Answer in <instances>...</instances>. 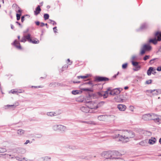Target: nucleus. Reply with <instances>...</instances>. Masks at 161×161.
<instances>
[{
	"mask_svg": "<svg viewBox=\"0 0 161 161\" xmlns=\"http://www.w3.org/2000/svg\"><path fill=\"white\" fill-rule=\"evenodd\" d=\"M104 102L103 101H101L96 106V108H97L98 107L102 106L104 104Z\"/></svg>",
	"mask_w": 161,
	"mask_h": 161,
	"instance_id": "nucleus-28",
	"label": "nucleus"
},
{
	"mask_svg": "<svg viewBox=\"0 0 161 161\" xmlns=\"http://www.w3.org/2000/svg\"><path fill=\"white\" fill-rule=\"evenodd\" d=\"M152 81H146L145 82V84H149L152 83Z\"/></svg>",
	"mask_w": 161,
	"mask_h": 161,
	"instance_id": "nucleus-58",
	"label": "nucleus"
},
{
	"mask_svg": "<svg viewBox=\"0 0 161 161\" xmlns=\"http://www.w3.org/2000/svg\"><path fill=\"white\" fill-rule=\"evenodd\" d=\"M152 72H154L153 68V67H150L147 71V74L148 75H150Z\"/></svg>",
	"mask_w": 161,
	"mask_h": 161,
	"instance_id": "nucleus-23",
	"label": "nucleus"
},
{
	"mask_svg": "<svg viewBox=\"0 0 161 161\" xmlns=\"http://www.w3.org/2000/svg\"><path fill=\"white\" fill-rule=\"evenodd\" d=\"M103 155L104 156L105 159L113 158L112 151H109L107 152H105L103 154Z\"/></svg>",
	"mask_w": 161,
	"mask_h": 161,
	"instance_id": "nucleus-7",
	"label": "nucleus"
},
{
	"mask_svg": "<svg viewBox=\"0 0 161 161\" xmlns=\"http://www.w3.org/2000/svg\"><path fill=\"white\" fill-rule=\"evenodd\" d=\"M94 80H108L109 79L106 77H103L95 76Z\"/></svg>",
	"mask_w": 161,
	"mask_h": 161,
	"instance_id": "nucleus-12",
	"label": "nucleus"
},
{
	"mask_svg": "<svg viewBox=\"0 0 161 161\" xmlns=\"http://www.w3.org/2000/svg\"><path fill=\"white\" fill-rule=\"evenodd\" d=\"M25 131L22 129H19L17 130V133L19 136L22 135L24 133Z\"/></svg>",
	"mask_w": 161,
	"mask_h": 161,
	"instance_id": "nucleus-24",
	"label": "nucleus"
},
{
	"mask_svg": "<svg viewBox=\"0 0 161 161\" xmlns=\"http://www.w3.org/2000/svg\"><path fill=\"white\" fill-rule=\"evenodd\" d=\"M156 90H147L146 91V92H148V93H152L153 92H154Z\"/></svg>",
	"mask_w": 161,
	"mask_h": 161,
	"instance_id": "nucleus-42",
	"label": "nucleus"
},
{
	"mask_svg": "<svg viewBox=\"0 0 161 161\" xmlns=\"http://www.w3.org/2000/svg\"><path fill=\"white\" fill-rule=\"evenodd\" d=\"M52 128L54 130H58L59 125H53L52 127Z\"/></svg>",
	"mask_w": 161,
	"mask_h": 161,
	"instance_id": "nucleus-27",
	"label": "nucleus"
},
{
	"mask_svg": "<svg viewBox=\"0 0 161 161\" xmlns=\"http://www.w3.org/2000/svg\"><path fill=\"white\" fill-rule=\"evenodd\" d=\"M158 40H157L156 38L153 39H150L149 41V42L150 43H152L153 44H155L157 43Z\"/></svg>",
	"mask_w": 161,
	"mask_h": 161,
	"instance_id": "nucleus-25",
	"label": "nucleus"
},
{
	"mask_svg": "<svg viewBox=\"0 0 161 161\" xmlns=\"http://www.w3.org/2000/svg\"><path fill=\"white\" fill-rule=\"evenodd\" d=\"M11 92L13 94L17 93H20V92H18V91H14V90H11Z\"/></svg>",
	"mask_w": 161,
	"mask_h": 161,
	"instance_id": "nucleus-49",
	"label": "nucleus"
},
{
	"mask_svg": "<svg viewBox=\"0 0 161 161\" xmlns=\"http://www.w3.org/2000/svg\"><path fill=\"white\" fill-rule=\"evenodd\" d=\"M115 161H125L123 159L120 158H119L115 160Z\"/></svg>",
	"mask_w": 161,
	"mask_h": 161,
	"instance_id": "nucleus-51",
	"label": "nucleus"
},
{
	"mask_svg": "<svg viewBox=\"0 0 161 161\" xmlns=\"http://www.w3.org/2000/svg\"><path fill=\"white\" fill-rule=\"evenodd\" d=\"M53 30L54 32L55 33H56L57 32V27H54L53 28Z\"/></svg>",
	"mask_w": 161,
	"mask_h": 161,
	"instance_id": "nucleus-57",
	"label": "nucleus"
},
{
	"mask_svg": "<svg viewBox=\"0 0 161 161\" xmlns=\"http://www.w3.org/2000/svg\"><path fill=\"white\" fill-rule=\"evenodd\" d=\"M156 91V92H155L154 93H153V95H157L158 94H161V89H155Z\"/></svg>",
	"mask_w": 161,
	"mask_h": 161,
	"instance_id": "nucleus-29",
	"label": "nucleus"
},
{
	"mask_svg": "<svg viewBox=\"0 0 161 161\" xmlns=\"http://www.w3.org/2000/svg\"><path fill=\"white\" fill-rule=\"evenodd\" d=\"M27 40L29 42L32 43L33 44H37L39 43V41L37 40L36 41L35 40H32L31 38V35L30 34H28L27 36Z\"/></svg>",
	"mask_w": 161,
	"mask_h": 161,
	"instance_id": "nucleus-9",
	"label": "nucleus"
},
{
	"mask_svg": "<svg viewBox=\"0 0 161 161\" xmlns=\"http://www.w3.org/2000/svg\"><path fill=\"white\" fill-rule=\"evenodd\" d=\"M136 56L134 55V56H132V58H131L132 61H134V60H135L136 59Z\"/></svg>",
	"mask_w": 161,
	"mask_h": 161,
	"instance_id": "nucleus-54",
	"label": "nucleus"
},
{
	"mask_svg": "<svg viewBox=\"0 0 161 161\" xmlns=\"http://www.w3.org/2000/svg\"><path fill=\"white\" fill-rule=\"evenodd\" d=\"M15 158L16 159V160L19 161H22V158L21 157H15Z\"/></svg>",
	"mask_w": 161,
	"mask_h": 161,
	"instance_id": "nucleus-50",
	"label": "nucleus"
},
{
	"mask_svg": "<svg viewBox=\"0 0 161 161\" xmlns=\"http://www.w3.org/2000/svg\"><path fill=\"white\" fill-rule=\"evenodd\" d=\"M35 23L37 25H39L40 24V22L38 21L35 22Z\"/></svg>",
	"mask_w": 161,
	"mask_h": 161,
	"instance_id": "nucleus-63",
	"label": "nucleus"
},
{
	"mask_svg": "<svg viewBox=\"0 0 161 161\" xmlns=\"http://www.w3.org/2000/svg\"><path fill=\"white\" fill-rule=\"evenodd\" d=\"M112 154L113 159H114V160H116L119 158L117 157L121 155V153L117 151L112 152Z\"/></svg>",
	"mask_w": 161,
	"mask_h": 161,
	"instance_id": "nucleus-10",
	"label": "nucleus"
},
{
	"mask_svg": "<svg viewBox=\"0 0 161 161\" xmlns=\"http://www.w3.org/2000/svg\"><path fill=\"white\" fill-rule=\"evenodd\" d=\"M155 36L157 37L158 41H160L161 40V32L157 31L156 32Z\"/></svg>",
	"mask_w": 161,
	"mask_h": 161,
	"instance_id": "nucleus-18",
	"label": "nucleus"
},
{
	"mask_svg": "<svg viewBox=\"0 0 161 161\" xmlns=\"http://www.w3.org/2000/svg\"><path fill=\"white\" fill-rule=\"evenodd\" d=\"M44 157H41L39 158L38 159V161H44Z\"/></svg>",
	"mask_w": 161,
	"mask_h": 161,
	"instance_id": "nucleus-52",
	"label": "nucleus"
},
{
	"mask_svg": "<svg viewBox=\"0 0 161 161\" xmlns=\"http://www.w3.org/2000/svg\"><path fill=\"white\" fill-rule=\"evenodd\" d=\"M150 57L149 55H146L143 58V59L144 60H146L148 59Z\"/></svg>",
	"mask_w": 161,
	"mask_h": 161,
	"instance_id": "nucleus-48",
	"label": "nucleus"
},
{
	"mask_svg": "<svg viewBox=\"0 0 161 161\" xmlns=\"http://www.w3.org/2000/svg\"><path fill=\"white\" fill-rule=\"evenodd\" d=\"M27 36V35L26 36H24V37H22L20 41V42H25L26 41V40H27L26 38Z\"/></svg>",
	"mask_w": 161,
	"mask_h": 161,
	"instance_id": "nucleus-26",
	"label": "nucleus"
},
{
	"mask_svg": "<svg viewBox=\"0 0 161 161\" xmlns=\"http://www.w3.org/2000/svg\"><path fill=\"white\" fill-rule=\"evenodd\" d=\"M25 16H22L21 18V21L22 22H23L25 20Z\"/></svg>",
	"mask_w": 161,
	"mask_h": 161,
	"instance_id": "nucleus-56",
	"label": "nucleus"
},
{
	"mask_svg": "<svg viewBox=\"0 0 161 161\" xmlns=\"http://www.w3.org/2000/svg\"><path fill=\"white\" fill-rule=\"evenodd\" d=\"M0 155H3V156L6 155L7 156V157H8V156H9L11 157L10 158L11 159H13V158H15V156H14L13 155H8V154H1Z\"/></svg>",
	"mask_w": 161,
	"mask_h": 161,
	"instance_id": "nucleus-32",
	"label": "nucleus"
},
{
	"mask_svg": "<svg viewBox=\"0 0 161 161\" xmlns=\"http://www.w3.org/2000/svg\"><path fill=\"white\" fill-rule=\"evenodd\" d=\"M80 92L79 91L77 90H73L72 91V93L75 95L79 94Z\"/></svg>",
	"mask_w": 161,
	"mask_h": 161,
	"instance_id": "nucleus-31",
	"label": "nucleus"
},
{
	"mask_svg": "<svg viewBox=\"0 0 161 161\" xmlns=\"http://www.w3.org/2000/svg\"><path fill=\"white\" fill-rule=\"evenodd\" d=\"M7 150L4 148L0 147V153H3L6 152Z\"/></svg>",
	"mask_w": 161,
	"mask_h": 161,
	"instance_id": "nucleus-33",
	"label": "nucleus"
},
{
	"mask_svg": "<svg viewBox=\"0 0 161 161\" xmlns=\"http://www.w3.org/2000/svg\"><path fill=\"white\" fill-rule=\"evenodd\" d=\"M44 161H51V158L48 156L44 157Z\"/></svg>",
	"mask_w": 161,
	"mask_h": 161,
	"instance_id": "nucleus-30",
	"label": "nucleus"
},
{
	"mask_svg": "<svg viewBox=\"0 0 161 161\" xmlns=\"http://www.w3.org/2000/svg\"><path fill=\"white\" fill-rule=\"evenodd\" d=\"M131 62L133 65L135 67V68L133 69V70L135 71H137L140 69L141 66L140 65H139L138 62L132 61Z\"/></svg>",
	"mask_w": 161,
	"mask_h": 161,
	"instance_id": "nucleus-8",
	"label": "nucleus"
},
{
	"mask_svg": "<svg viewBox=\"0 0 161 161\" xmlns=\"http://www.w3.org/2000/svg\"><path fill=\"white\" fill-rule=\"evenodd\" d=\"M135 136L134 133L131 130L121 131L116 135L115 138H119V141L122 142H126L129 141V139L133 138Z\"/></svg>",
	"mask_w": 161,
	"mask_h": 161,
	"instance_id": "nucleus-1",
	"label": "nucleus"
},
{
	"mask_svg": "<svg viewBox=\"0 0 161 161\" xmlns=\"http://www.w3.org/2000/svg\"><path fill=\"white\" fill-rule=\"evenodd\" d=\"M43 86H32L31 87L32 88H42V87Z\"/></svg>",
	"mask_w": 161,
	"mask_h": 161,
	"instance_id": "nucleus-47",
	"label": "nucleus"
},
{
	"mask_svg": "<svg viewBox=\"0 0 161 161\" xmlns=\"http://www.w3.org/2000/svg\"><path fill=\"white\" fill-rule=\"evenodd\" d=\"M18 105V104L8 105H7V106L8 107H11L13 108H15Z\"/></svg>",
	"mask_w": 161,
	"mask_h": 161,
	"instance_id": "nucleus-36",
	"label": "nucleus"
},
{
	"mask_svg": "<svg viewBox=\"0 0 161 161\" xmlns=\"http://www.w3.org/2000/svg\"><path fill=\"white\" fill-rule=\"evenodd\" d=\"M155 116L154 114H146L142 116V119L144 120H153L155 122H159V119L158 118H152V116Z\"/></svg>",
	"mask_w": 161,
	"mask_h": 161,
	"instance_id": "nucleus-2",
	"label": "nucleus"
},
{
	"mask_svg": "<svg viewBox=\"0 0 161 161\" xmlns=\"http://www.w3.org/2000/svg\"><path fill=\"white\" fill-rule=\"evenodd\" d=\"M157 70L158 71H161V66L158 67L157 68Z\"/></svg>",
	"mask_w": 161,
	"mask_h": 161,
	"instance_id": "nucleus-62",
	"label": "nucleus"
},
{
	"mask_svg": "<svg viewBox=\"0 0 161 161\" xmlns=\"http://www.w3.org/2000/svg\"><path fill=\"white\" fill-rule=\"evenodd\" d=\"M21 14H16V17H17V20H19L20 19V16Z\"/></svg>",
	"mask_w": 161,
	"mask_h": 161,
	"instance_id": "nucleus-45",
	"label": "nucleus"
},
{
	"mask_svg": "<svg viewBox=\"0 0 161 161\" xmlns=\"http://www.w3.org/2000/svg\"><path fill=\"white\" fill-rule=\"evenodd\" d=\"M139 145L144 146L145 145V142L144 141H142L139 143Z\"/></svg>",
	"mask_w": 161,
	"mask_h": 161,
	"instance_id": "nucleus-46",
	"label": "nucleus"
},
{
	"mask_svg": "<svg viewBox=\"0 0 161 161\" xmlns=\"http://www.w3.org/2000/svg\"><path fill=\"white\" fill-rule=\"evenodd\" d=\"M151 49L152 47L149 44H144L141 48L140 54L143 55L145 53L146 51H149Z\"/></svg>",
	"mask_w": 161,
	"mask_h": 161,
	"instance_id": "nucleus-5",
	"label": "nucleus"
},
{
	"mask_svg": "<svg viewBox=\"0 0 161 161\" xmlns=\"http://www.w3.org/2000/svg\"><path fill=\"white\" fill-rule=\"evenodd\" d=\"M16 24H17V25H18L19 26V27L20 28H22V25H21V24L19 23V22L17 21V22H16Z\"/></svg>",
	"mask_w": 161,
	"mask_h": 161,
	"instance_id": "nucleus-59",
	"label": "nucleus"
},
{
	"mask_svg": "<svg viewBox=\"0 0 161 161\" xmlns=\"http://www.w3.org/2000/svg\"><path fill=\"white\" fill-rule=\"evenodd\" d=\"M90 76H91V75L90 74H86V75L85 76H77V78L78 80H80V78L84 79L89 77Z\"/></svg>",
	"mask_w": 161,
	"mask_h": 161,
	"instance_id": "nucleus-22",
	"label": "nucleus"
},
{
	"mask_svg": "<svg viewBox=\"0 0 161 161\" xmlns=\"http://www.w3.org/2000/svg\"><path fill=\"white\" fill-rule=\"evenodd\" d=\"M82 90L85 91H92V90L89 88H83Z\"/></svg>",
	"mask_w": 161,
	"mask_h": 161,
	"instance_id": "nucleus-39",
	"label": "nucleus"
},
{
	"mask_svg": "<svg viewBox=\"0 0 161 161\" xmlns=\"http://www.w3.org/2000/svg\"><path fill=\"white\" fill-rule=\"evenodd\" d=\"M117 108L120 111H124L126 109V107L125 105L119 104L117 105Z\"/></svg>",
	"mask_w": 161,
	"mask_h": 161,
	"instance_id": "nucleus-13",
	"label": "nucleus"
},
{
	"mask_svg": "<svg viewBox=\"0 0 161 161\" xmlns=\"http://www.w3.org/2000/svg\"><path fill=\"white\" fill-rule=\"evenodd\" d=\"M156 59V58H153V59H152L149 62V63L151 64H152L153 63L152 62L153 61L155 60Z\"/></svg>",
	"mask_w": 161,
	"mask_h": 161,
	"instance_id": "nucleus-60",
	"label": "nucleus"
},
{
	"mask_svg": "<svg viewBox=\"0 0 161 161\" xmlns=\"http://www.w3.org/2000/svg\"><path fill=\"white\" fill-rule=\"evenodd\" d=\"M49 21H50V22H49V23H51V24H52L53 25H56V22L55 21H53V20H52L50 19L49 20Z\"/></svg>",
	"mask_w": 161,
	"mask_h": 161,
	"instance_id": "nucleus-44",
	"label": "nucleus"
},
{
	"mask_svg": "<svg viewBox=\"0 0 161 161\" xmlns=\"http://www.w3.org/2000/svg\"><path fill=\"white\" fill-rule=\"evenodd\" d=\"M64 85V84L62 83H59L56 82H52L49 84V86L52 87H55L59 86H63Z\"/></svg>",
	"mask_w": 161,
	"mask_h": 161,
	"instance_id": "nucleus-11",
	"label": "nucleus"
},
{
	"mask_svg": "<svg viewBox=\"0 0 161 161\" xmlns=\"http://www.w3.org/2000/svg\"><path fill=\"white\" fill-rule=\"evenodd\" d=\"M127 66V63H125L124 64H123L122 65V68L123 69H126Z\"/></svg>",
	"mask_w": 161,
	"mask_h": 161,
	"instance_id": "nucleus-43",
	"label": "nucleus"
},
{
	"mask_svg": "<svg viewBox=\"0 0 161 161\" xmlns=\"http://www.w3.org/2000/svg\"><path fill=\"white\" fill-rule=\"evenodd\" d=\"M30 142V141L29 140H27L25 142V143L24 144H27L28 143Z\"/></svg>",
	"mask_w": 161,
	"mask_h": 161,
	"instance_id": "nucleus-64",
	"label": "nucleus"
},
{
	"mask_svg": "<svg viewBox=\"0 0 161 161\" xmlns=\"http://www.w3.org/2000/svg\"><path fill=\"white\" fill-rule=\"evenodd\" d=\"M147 27V24H143V25H142L141 27H140V28L141 29H144L145 28H146Z\"/></svg>",
	"mask_w": 161,
	"mask_h": 161,
	"instance_id": "nucleus-35",
	"label": "nucleus"
},
{
	"mask_svg": "<svg viewBox=\"0 0 161 161\" xmlns=\"http://www.w3.org/2000/svg\"><path fill=\"white\" fill-rule=\"evenodd\" d=\"M128 96L125 94H120L115 98V101L117 102L122 103L128 100Z\"/></svg>",
	"mask_w": 161,
	"mask_h": 161,
	"instance_id": "nucleus-3",
	"label": "nucleus"
},
{
	"mask_svg": "<svg viewBox=\"0 0 161 161\" xmlns=\"http://www.w3.org/2000/svg\"><path fill=\"white\" fill-rule=\"evenodd\" d=\"M122 89L120 88H115L112 89L109 93V94L112 96H115L119 94L122 90Z\"/></svg>",
	"mask_w": 161,
	"mask_h": 161,
	"instance_id": "nucleus-6",
	"label": "nucleus"
},
{
	"mask_svg": "<svg viewBox=\"0 0 161 161\" xmlns=\"http://www.w3.org/2000/svg\"><path fill=\"white\" fill-rule=\"evenodd\" d=\"M92 81H89V82L84 83L83 85H89L90 86H92L93 84L92 82Z\"/></svg>",
	"mask_w": 161,
	"mask_h": 161,
	"instance_id": "nucleus-34",
	"label": "nucleus"
},
{
	"mask_svg": "<svg viewBox=\"0 0 161 161\" xmlns=\"http://www.w3.org/2000/svg\"><path fill=\"white\" fill-rule=\"evenodd\" d=\"M42 136V135L41 134H36L35 136V137L38 138H41Z\"/></svg>",
	"mask_w": 161,
	"mask_h": 161,
	"instance_id": "nucleus-38",
	"label": "nucleus"
},
{
	"mask_svg": "<svg viewBox=\"0 0 161 161\" xmlns=\"http://www.w3.org/2000/svg\"><path fill=\"white\" fill-rule=\"evenodd\" d=\"M41 9L40 8L39 5H38L36 9L34 11V14L36 15H37L40 13V12L41 11Z\"/></svg>",
	"mask_w": 161,
	"mask_h": 161,
	"instance_id": "nucleus-16",
	"label": "nucleus"
},
{
	"mask_svg": "<svg viewBox=\"0 0 161 161\" xmlns=\"http://www.w3.org/2000/svg\"><path fill=\"white\" fill-rule=\"evenodd\" d=\"M14 44L18 48L21 49V47L20 46V44L18 41L16 40H15L14 42Z\"/></svg>",
	"mask_w": 161,
	"mask_h": 161,
	"instance_id": "nucleus-19",
	"label": "nucleus"
},
{
	"mask_svg": "<svg viewBox=\"0 0 161 161\" xmlns=\"http://www.w3.org/2000/svg\"><path fill=\"white\" fill-rule=\"evenodd\" d=\"M71 82H72L74 84H79L80 82V81H71Z\"/></svg>",
	"mask_w": 161,
	"mask_h": 161,
	"instance_id": "nucleus-55",
	"label": "nucleus"
},
{
	"mask_svg": "<svg viewBox=\"0 0 161 161\" xmlns=\"http://www.w3.org/2000/svg\"><path fill=\"white\" fill-rule=\"evenodd\" d=\"M156 139L154 137H152L151 139H150L148 141V143L150 144H153L156 142Z\"/></svg>",
	"mask_w": 161,
	"mask_h": 161,
	"instance_id": "nucleus-20",
	"label": "nucleus"
},
{
	"mask_svg": "<svg viewBox=\"0 0 161 161\" xmlns=\"http://www.w3.org/2000/svg\"><path fill=\"white\" fill-rule=\"evenodd\" d=\"M44 25H45V24L43 22H41L40 24V26L41 27H43Z\"/></svg>",
	"mask_w": 161,
	"mask_h": 161,
	"instance_id": "nucleus-61",
	"label": "nucleus"
},
{
	"mask_svg": "<svg viewBox=\"0 0 161 161\" xmlns=\"http://www.w3.org/2000/svg\"><path fill=\"white\" fill-rule=\"evenodd\" d=\"M134 107L133 106H130L129 107V108L130 110H131V111H133L134 110Z\"/></svg>",
	"mask_w": 161,
	"mask_h": 161,
	"instance_id": "nucleus-53",
	"label": "nucleus"
},
{
	"mask_svg": "<svg viewBox=\"0 0 161 161\" xmlns=\"http://www.w3.org/2000/svg\"><path fill=\"white\" fill-rule=\"evenodd\" d=\"M17 9H18L16 11L17 12L19 13L18 14H21L22 10L20 9V8L18 7H17Z\"/></svg>",
	"mask_w": 161,
	"mask_h": 161,
	"instance_id": "nucleus-40",
	"label": "nucleus"
},
{
	"mask_svg": "<svg viewBox=\"0 0 161 161\" xmlns=\"http://www.w3.org/2000/svg\"><path fill=\"white\" fill-rule=\"evenodd\" d=\"M49 17V15L48 14H46L44 15V18L45 20L47 19Z\"/></svg>",
	"mask_w": 161,
	"mask_h": 161,
	"instance_id": "nucleus-37",
	"label": "nucleus"
},
{
	"mask_svg": "<svg viewBox=\"0 0 161 161\" xmlns=\"http://www.w3.org/2000/svg\"><path fill=\"white\" fill-rule=\"evenodd\" d=\"M104 161H115V160L113 158L105 159Z\"/></svg>",
	"mask_w": 161,
	"mask_h": 161,
	"instance_id": "nucleus-41",
	"label": "nucleus"
},
{
	"mask_svg": "<svg viewBox=\"0 0 161 161\" xmlns=\"http://www.w3.org/2000/svg\"><path fill=\"white\" fill-rule=\"evenodd\" d=\"M58 130L62 132H64L66 130V127L61 125H59Z\"/></svg>",
	"mask_w": 161,
	"mask_h": 161,
	"instance_id": "nucleus-17",
	"label": "nucleus"
},
{
	"mask_svg": "<svg viewBox=\"0 0 161 161\" xmlns=\"http://www.w3.org/2000/svg\"><path fill=\"white\" fill-rule=\"evenodd\" d=\"M80 110L82 112L85 113H87L89 112V111L88 108L84 106L81 107L80 108Z\"/></svg>",
	"mask_w": 161,
	"mask_h": 161,
	"instance_id": "nucleus-14",
	"label": "nucleus"
},
{
	"mask_svg": "<svg viewBox=\"0 0 161 161\" xmlns=\"http://www.w3.org/2000/svg\"><path fill=\"white\" fill-rule=\"evenodd\" d=\"M107 116V115H100L97 117V119L99 120L100 121H104L106 119Z\"/></svg>",
	"mask_w": 161,
	"mask_h": 161,
	"instance_id": "nucleus-15",
	"label": "nucleus"
},
{
	"mask_svg": "<svg viewBox=\"0 0 161 161\" xmlns=\"http://www.w3.org/2000/svg\"><path fill=\"white\" fill-rule=\"evenodd\" d=\"M47 114L48 116H53L57 115H58V114H57L56 113L51 112L47 113Z\"/></svg>",
	"mask_w": 161,
	"mask_h": 161,
	"instance_id": "nucleus-21",
	"label": "nucleus"
},
{
	"mask_svg": "<svg viewBox=\"0 0 161 161\" xmlns=\"http://www.w3.org/2000/svg\"><path fill=\"white\" fill-rule=\"evenodd\" d=\"M111 90V88L109 87L107 88V90L105 92H99L97 93L98 95L100 97H103V98H107L108 97V95Z\"/></svg>",
	"mask_w": 161,
	"mask_h": 161,
	"instance_id": "nucleus-4",
	"label": "nucleus"
}]
</instances>
